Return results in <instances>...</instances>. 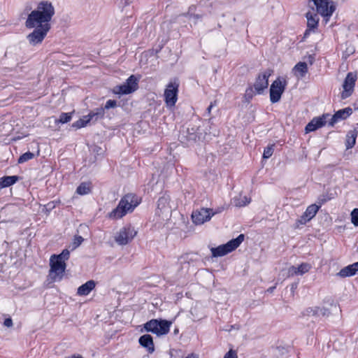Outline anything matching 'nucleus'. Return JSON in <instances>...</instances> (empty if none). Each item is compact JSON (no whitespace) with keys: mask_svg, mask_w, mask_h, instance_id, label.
I'll list each match as a JSON object with an SVG mask.
<instances>
[{"mask_svg":"<svg viewBox=\"0 0 358 358\" xmlns=\"http://www.w3.org/2000/svg\"><path fill=\"white\" fill-rule=\"evenodd\" d=\"M137 231L131 225H126L117 232L115 241L119 245H125L130 243L136 236Z\"/></svg>","mask_w":358,"mask_h":358,"instance_id":"obj_8","label":"nucleus"},{"mask_svg":"<svg viewBox=\"0 0 358 358\" xmlns=\"http://www.w3.org/2000/svg\"><path fill=\"white\" fill-rule=\"evenodd\" d=\"M318 15V13H315V11L313 10L306 13V17L307 19V29L304 33V38L307 37L312 30L317 28L320 20Z\"/></svg>","mask_w":358,"mask_h":358,"instance_id":"obj_16","label":"nucleus"},{"mask_svg":"<svg viewBox=\"0 0 358 358\" xmlns=\"http://www.w3.org/2000/svg\"><path fill=\"white\" fill-rule=\"evenodd\" d=\"M312 268V266L308 263H302L300 265L291 266L288 268V274L289 276L302 275L308 273Z\"/></svg>","mask_w":358,"mask_h":358,"instance_id":"obj_18","label":"nucleus"},{"mask_svg":"<svg viewBox=\"0 0 358 358\" xmlns=\"http://www.w3.org/2000/svg\"><path fill=\"white\" fill-rule=\"evenodd\" d=\"M117 106V101L115 100H112V99H109L106 101V105L104 106V110L105 109H110V108H115Z\"/></svg>","mask_w":358,"mask_h":358,"instance_id":"obj_38","label":"nucleus"},{"mask_svg":"<svg viewBox=\"0 0 358 358\" xmlns=\"http://www.w3.org/2000/svg\"><path fill=\"white\" fill-rule=\"evenodd\" d=\"M308 6L313 11L323 17L326 23L336 9V3L331 0H309Z\"/></svg>","mask_w":358,"mask_h":358,"instance_id":"obj_3","label":"nucleus"},{"mask_svg":"<svg viewBox=\"0 0 358 358\" xmlns=\"http://www.w3.org/2000/svg\"><path fill=\"white\" fill-rule=\"evenodd\" d=\"M351 222L355 227H358V208H355L351 212Z\"/></svg>","mask_w":358,"mask_h":358,"instance_id":"obj_34","label":"nucleus"},{"mask_svg":"<svg viewBox=\"0 0 358 358\" xmlns=\"http://www.w3.org/2000/svg\"><path fill=\"white\" fill-rule=\"evenodd\" d=\"M96 282L93 280H88L78 288L77 294L79 296H87L94 289Z\"/></svg>","mask_w":358,"mask_h":358,"instance_id":"obj_22","label":"nucleus"},{"mask_svg":"<svg viewBox=\"0 0 358 358\" xmlns=\"http://www.w3.org/2000/svg\"><path fill=\"white\" fill-rule=\"evenodd\" d=\"M270 76V71H266L259 74L255 83H254L255 94H261L264 92V90L268 87V78Z\"/></svg>","mask_w":358,"mask_h":358,"instance_id":"obj_15","label":"nucleus"},{"mask_svg":"<svg viewBox=\"0 0 358 358\" xmlns=\"http://www.w3.org/2000/svg\"><path fill=\"white\" fill-rule=\"evenodd\" d=\"M224 358H238V356L235 350H230L225 354Z\"/></svg>","mask_w":358,"mask_h":358,"instance_id":"obj_39","label":"nucleus"},{"mask_svg":"<svg viewBox=\"0 0 358 358\" xmlns=\"http://www.w3.org/2000/svg\"><path fill=\"white\" fill-rule=\"evenodd\" d=\"M3 324L7 327H10L13 326V321L11 318H6Z\"/></svg>","mask_w":358,"mask_h":358,"instance_id":"obj_40","label":"nucleus"},{"mask_svg":"<svg viewBox=\"0 0 358 358\" xmlns=\"http://www.w3.org/2000/svg\"><path fill=\"white\" fill-rule=\"evenodd\" d=\"M138 80L135 76H130L126 82L122 85L116 86L114 92L119 94H128L135 92L138 89Z\"/></svg>","mask_w":358,"mask_h":358,"instance_id":"obj_10","label":"nucleus"},{"mask_svg":"<svg viewBox=\"0 0 358 358\" xmlns=\"http://www.w3.org/2000/svg\"><path fill=\"white\" fill-rule=\"evenodd\" d=\"M320 208V206L317 204H311L308 206L303 214L296 221L294 228H299L300 225L306 224L315 216Z\"/></svg>","mask_w":358,"mask_h":358,"instance_id":"obj_13","label":"nucleus"},{"mask_svg":"<svg viewBox=\"0 0 358 358\" xmlns=\"http://www.w3.org/2000/svg\"><path fill=\"white\" fill-rule=\"evenodd\" d=\"M141 199L134 194H127L120 201L117 206L109 213L111 219H120L134 211L139 205Z\"/></svg>","mask_w":358,"mask_h":358,"instance_id":"obj_2","label":"nucleus"},{"mask_svg":"<svg viewBox=\"0 0 358 358\" xmlns=\"http://www.w3.org/2000/svg\"><path fill=\"white\" fill-rule=\"evenodd\" d=\"M275 289V286L270 287L267 289L266 292L268 293H272Z\"/></svg>","mask_w":358,"mask_h":358,"instance_id":"obj_43","label":"nucleus"},{"mask_svg":"<svg viewBox=\"0 0 358 358\" xmlns=\"http://www.w3.org/2000/svg\"><path fill=\"white\" fill-rule=\"evenodd\" d=\"M318 200H319V201H318V202H319V203H320L318 206H322L324 203H325L328 199H326V198H325V196H323L322 197H320Z\"/></svg>","mask_w":358,"mask_h":358,"instance_id":"obj_41","label":"nucleus"},{"mask_svg":"<svg viewBox=\"0 0 358 358\" xmlns=\"http://www.w3.org/2000/svg\"><path fill=\"white\" fill-rule=\"evenodd\" d=\"M105 114L104 108L102 107L96 108L92 110L88 115L87 117L90 121L96 122L98 120H100L103 117Z\"/></svg>","mask_w":358,"mask_h":358,"instance_id":"obj_25","label":"nucleus"},{"mask_svg":"<svg viewBox=\"0 0 358 358\" xmlns=\"http://www.w3.org/2000/svg\"><path fill=\"white\" fill-rule=\"evenodd\" d=\"M91 191L90 185L89 183L82 182L76 189V192L80 195H85L90 193Z\"/></svg>","mask_w":358,"mask_h":358,"instance_id":"obj_29","label":"nucleus"},{"mask_svg":"<svg viewBox=\"0 0 358 358\" xmlns=\"http://www.w3.org/2000/svg\"><path fill=\"white\" fill-rule=\"evenodd\" d=\"M357 271L358 262H355L342 268L338 273V275L342 278L350 277L355 275Z\"/></svg>","mask_w":358,"mask_h":358,"instance_id":"obj_21","label":"nucleus"},{"mask_svg":"<svg viewBox=\"0 0 358 358\" xmlns=\"http://www.w3.org/2000/svg\"><path fill=\"white\" fill-rule=\"evenodd\" d=\"M215 213L211 208H201L192 212V220L195 224H202L210 220Z\"/></svg>","mask_w":358,"mask_h":358,"instance_id":"obj_11","label":"nucleus"},{"mask_svg":"<svg viewBox=\"0 0 358 358\" xmlns=\"http://www.w3.org/2000/svg\"><path fill=\"white\" fill-rule=\"evenodd\" d=\"M287 85V80L282 77L277 78L270 87V101L272 103L278 102Z\"/></svg>","mask_w":358,"mask_h":358,"instance_id":"obj_7","label":"nucleus"},{"mask_svg":"<svg viewBox=\"0 0 358 358\" xmlns=\"http://www.w3.org/2000/svg\"><path fill=\"white\" fill-rule=\"evenodd\" d=\"M215 101H214L213 103L211 102L210 104L209 105V106L207 108V113L208 114H210L211 113V110L213 108V107L215 105Z\"/></svg>","mask_w":358,"mask_h":358,"instance_id":"obj_42","label":"nucleus"},{"mask_svg":"<svg viewBox=\"0 0 358 358\" xmlns=\"http://www.w3.org/2000/svg\"><path fill=\"white\" fill-rule=\"evenodd\" d=\"M330 310L325 307H309L307 308L303 313V315L315 316V317H328L330 315Z\"/></svg>","mask_w":358,"mask_h":358,"instance_id":"obj_17","label":"nucleus"},{"mask_svg":"<svg viewBox=\"0 0 358 358\" xmlns=\"http://www.w3.org/2000/svg\"><path fill=\"white\" fill-rule=\"evenodd\" d=\"M329 117V114L323 115L320 117H314L312 121L317 127V129L323 127L327 123V117Z\"/></svg>","mask_w":358,"mask_h":358,"instance_id":"obj_27","label":"nucleus"},{"mask_svg":"<svg viewBox=\"0 0 358 358\" xmlns=\"http://www.w3.org/2000/svg\"><path fill=\"white\" fill-rule=\"evenodd\" d=\"M34 157V154L31 152H27L22 154L18 159V164H23Z\"/></svg>","mask_w":358,"mask_h":358,"instance_id":"obj_31","label":"nucleus"},{"mask_svg":"<svg viewBox=\"0 0 358 358\" xmlns=\"http://www.w3.org/2000/svg\"><path fill=\"white\" fill-rule=\"evenodd\" d=\"M296 287V285H294V284H292V289H294V288Z\"/></svg>","mask_w":358,"mask_h":358,"instance_id":"obj_46","label":"nucleus"},{"mask_svg":"<svg viewBox=\"0 0 358 358\" xmlns=\"http://www.w3.org/2000/svg\"><path fill=\"white\" fill-rule=\"evenodd\" d=\"M138 342L140 345L146 348L149 353L155 351L152 337L150 334H144L139 338Z\"/></svg>","mask_w":358,"mask_h":358,"instance_id":"obj_20","label":"nucleus"},{"mask_svg":"<svg viewBox=\"0 0 358 358\" xmlns=\"http://www.w3.org/2000/svg\"><path fill=\"white\" fill-rule=\"evenodd\" d=\"M195 9V6H192L189 8V10L187 13H184L183 15L185 17H187L189 18H192L193 17L194 19H195V20L196 21L197 20L200 19L201 18V16L198 14H192L191 12L192 10H194Z\"/></svg>","mask_w":358,"mask_h":358,"instance_id":"obj_33","label":"nucleus"},{"mask_svg":"<svg viewBox=\"0 0 358 358\" xmlns=\"http://www.w3.org/2000/svg\"><path fill=\"white\" fill-rule=\"evenodd\" d=\"M20 178L17 176H3L0 178V189L10 187L19 180Z\"/></svg>","mask_w":358,"mask_h":358,"instance_id":"obj_24","label":"nucleus"},{"mask_svg":"<svg viewBox=\"0 0 358 358\" xmlns=\"http://www.w3.org/2000/svg\"><path fill=\"white\" fill-rule=\"evenodd\" d=\"M26 9H27V10H28V8H27ZM31 10V7H29V10Z\"/></svg>","mask_w":358,"mask_h":358,"instance_id":"obj_48","label":"nucleus"},{"mask_svg":"<svg viewBox=\"0 0 358 358\" xmlns=\"http://www.w3.org/2000/svg\"><path fill=\"white\" fill-rule=\"evenodd\" d=\"M53 258H56L59 260H62L63 262L68 260L70 257V252L68 249H64L59 255H52Z\"/></svg>","mask_w":358,"mask_h":358,"instance_id":"obj_30","label":"nucleus"},{"mask_svg":"<svg viewBox=\"0 0 358 358\" xmlns=\"http://www.w3.org/2000/svg\"><path fill=\"white\" fill-rule=\"evenodd\" d=\"M186 358H198L197 355L195 354H190Z\"/></svg>","mask_w":358,"mask_h":358,"instance_id":"obj_44","label":"nucleus"},{"mask_svg":"<svg viewBox=\"0 0 358 358\" xmlns=\"http://www.w3.org/2000/svg\"><path fill=\"white\" fill-rule=\"evenodd\" d=\"M50 271L48 276L53 282L60 281L65 272L66 264L62 260L53 258L52 256L50 259Z\"/></svg>","mask_w":358,"mask_h":358,"instance_id":"obj_6","label":"nucleus"},{"mask_svg":"<svg viewBox=\"0 0 358 358\" xmlns=\"http://www.w3.org/2000/svg\"><path fill=\"white\" fill-rule=\"evenodd\" d=\"M245 235L241 234L237 238L231 239L225 244L220 245L210 249L212 256L214 257H222L235 250L244 241Z\"/></svg>","mask_w":358,"mask_h":358,"instance_id":"obj_4","label":"nucleus"},{"mask_svg":"<svg viewBox=\"0 0 358 358\" xmlns=\"http://www.w3.org/2000/svg\"><path fill=\"white\" fill-rule=\"evenodd\" d=\"M170 196L167 194H164L159 197L157 201V208L156 210V214L159 216L167 217L171 212V207L169 204Z\"/></svg>","mask_w":358,"mask_h":358,"instance_id":"obj_14","label":"nucleus"},{"mask_svg":"<svg viewBox=\"0 0 358 358\" xmlns=\"http://www.w3.org/2000/svg\"><path fill=\"white\" fill-rule=\"evenodd\" d=\"M357 78L356 73L350 72L347 74L343 84V90L341 95L342 99L348 98L352 94Z\"/></svg>","mask_w":358,"mask_h":358,"instance_id":"obj_12","label":"nucleus"},{"mask_svg":"<svg viewBox=\"0 0 358 358\" xmlns=\"http://www.w3.org/2000/svg\"><path fill=\"white\" fill-rule=\"evenodd\" d=\"M179 83L175 80L171 82L166 86L164 91V101L168 107H173L175 106L178 100Z\"/></svg>","mask_w":358,"mask_h":358,"instance_id":"obj_9","label":"nucleus"},{"mask_svg":"<svg viewBox=\"0 0 358 358\" xmlns=\"http://www.w3.org/2000/svg\"><path fill=\"white\" fill-rule=\"evenodd\" d=\"M90 121L87 117V115H85L83 117L80 118L76 122H73L72 124V127L76 129H80L82 127H85L87 123H89Z\"/></svg>","mask_w":358,"mask_h":358,"instance_id":"obj_28","label":"nucleus"},{"mask_svg":"<svg viewBox=\"0 0 358 358\" xmlns=\"http://www.w3.org/2000/svg\"><path fill=\"white\" fill-rule=\"evenodd\" d=\"M55 13L54 6L47 0L40 1L36 9L30 12L24 23L27 29H34L27 36L29 45L36 46L42 43L51 29L50 22Z\"/></svg>","mask_w":358,"mask_h":358,"instance_id":"obj_1","label":"nucleus"},{"mask_svg":"<svg viewBox=\"0 0 358 358\" xmlns=\"http://www.w3.org/2000/svg\"><path fill=\"white\" fill-rule=\"evenodd\" d=\"M71 358H83L80 355H73Z\"/></svg>","mask_w":358,"mask_h":358,"instance_id":"obj_45","label":"nucleus"},{"mask_svg":"<svg viewBox=\"0 0 358 358\" xmlns=\"http://www.w3.org/2000/svg\"><path fill=\"white\" fill-rule=\"evenodd\" d=\"M83 238L80 236H75L72 243V250H74L77 248L78 246H80L83 243Z\"/></svg>","mask_w":358,"mask_h":358,"instance_id":"obj_35","label":"nucleus"},{"mask_svg":"<svg viewBox=\"0 0 358 358\" xmlns=\"http://www.w3.org/2000/svg\"><path fill=\"white\" fill-rule=\"evenodd\" d=\"M317 129V127L315 125L313 122L311 120L305 127L306 133H309Z\"/></svg>","mask_w":358,"mask_h":358,"instance_id":"obj_37","label":"nucleus"},{"mask_svg":"<svg viewBox=\"0 0 358 358\" xmlns=\"http://www.w3.org/2000/svg\"><path fill=\"white\" fill-rule=\"evenodd\" d=\"M250 199H248L247 203H248V204H249V203H250Z\"/></svg>","mask_w":358,"mask_h":358,"instance_id":"obj_47","label":"nucleus"},{"mask_svg":"<svg viewBox=\"0 0 358 358\" xmlns=\"http://www.w3.org/2000/svg\"><path fill=\"white\" fill-rule=\"evenodd\" d=\"M171 324V322L165 320L152 319L144 324V329L148 332L162 336L169 333Z\"/></svg>","mask_w":358,"mask_h":358,"instance_id":"obj_5","label":"nucleus"},{"mask_svg":"<svg viewBox=\"0 0 358 358\" xmlns=\"http://www.w3.org/2000/svg\"><path fill=\"white\" fill-rule=\"evenodd\" d=\"M274 152V145L267 146L263 153V158L268 159L271 157Z\"/></svg>","mask_w":358,"mask_h":358,"instance_id":"obj_32","label":"nucleus"},{"mask_svg":"<svg viewBox=\"0 0 358 358\" xmlns=\"http://www.w3.org/2000/svg\"><path fill=\"white\" fill-rule=\"evenodd\" d=\"M352 113V109L350 107H347L343 109L338 110L331 117L329 124L333 126L336 122L341 120H345Z\"/></svg>","mask_w":358,"mask_h":358,"instance_id":"obj_19","label":"nucleus"},{"mask_svg":"<svg viewBox=\"0 0 358 358\" xmlns=\"http://www.w3.org/2000/svg\"><path fill=\"white\" fill-rule=\"evenodd\" d=\"M293 71H295V73H299V76L303 78L308 72V65L304 62H300L294 66Z\"/></svg>","mask_w":358,"mask_h":358,"instance_id":"obj_26","label":"nucleus"},{"mask_svg":"<svg viewBox=\"0 0 358 358\" xmlns=\"http://www.w3.org/2000/svg\"><path fill=\"white\" fill-rule=\"evenodd\" d=\"M357 137V131L356 129H352L348 131L345 139V147L347 150L354 147L356 143Z\"/></svg>","mask_w":358,"mask_h":358,"instance_id":"obj_23","label":"nucleus"},{"mask_svg":"<svg viewBox=\"0 0 358 358\" xmlns=\"http://www.w3.org/2000/svg\"><path fill=\"white\" fill-rule=\"evenodd\" d=\"M71 120V113H62L59 116V122L64 124L69 122Z\"/></svg>","mask_w":358,"mask_h":358,"instance_id":"obj_36","label":"nucleus"}]
</instances>
